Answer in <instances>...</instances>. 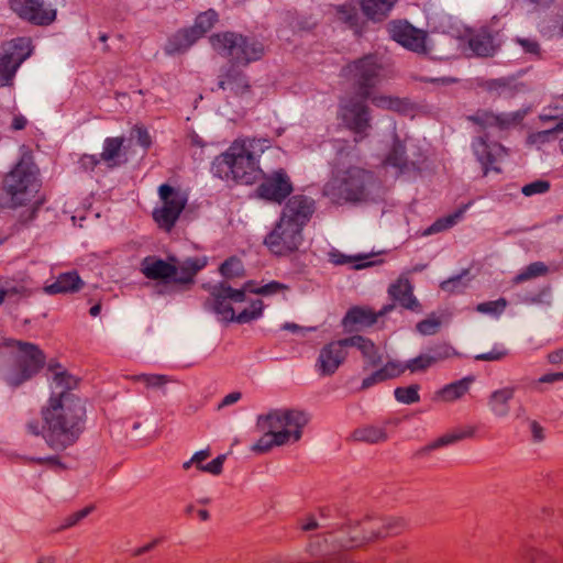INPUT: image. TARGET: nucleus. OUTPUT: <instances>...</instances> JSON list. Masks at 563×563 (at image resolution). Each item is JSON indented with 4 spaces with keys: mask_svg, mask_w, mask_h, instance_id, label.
<instances>
[{
    "mask_svg": "<svg viewBox=\"0 0 563 563\" xmlns=\"http://www.w3.org/2000/svg\"><path fill=\"white\" fill-rule=\"evenodd\" d=\"M77 384V378L66 372L55 373L48 405L42 409L43 426L37 421L26 424L30 433H43L47 445L55 451L71 445L84 429L86 409L80 398L71 393Z\"/></svg>",
    "mask_w": 563,
    "mask_h": 563,
    "instance_id": "f257e3e1",
    "label": "nucleus"
},
{
    "mask_svg": "<svg viewBox=\"0 0 563 563\" xmlns=\"http://www.w3.org/2000/svg\"><path fill=\"white\" fill-rule=\"evenodd\" d=\"M382 66L375 55H366L345 68V75L352 81L355 92L341 99L339 117L356 135L363 136L371 126L368 99L382 109L404 111L406 101L390 96H372V89L382 80Z\"/></svg>",
    "mask_w": 563,
    "mask_h": 563,
    "instance_id": "f03ea898",
    "label": "nucleus"
},
{
    "mask_svg": "<svg viewBox=\"0 0 563 563\" xmlns=\"http://www.w3.org/2000/svg\"><path fill=\"white\" fill-rule=\"evenodd\" d=\"M268 147L269 141L266 139H238L214 158L211 172L223 180L253 184L263 176L258 159Z\"/></svg>",
    "mask_w": 563,
    "mask_h": 563,
    "instance_id": "7ed1b4c3",
    "label": "nucleus"
},
{
    "mask_svg": "<svg viewBox=\"0 0 563 563\" xmlns=\"http://www.w3.org/2000/svg\"><path fill=\"white\" fill-rule=\"evenodd\" d=\"M380 180L357 166L339 169L324 185L323 194L335 203L374 201L383 196Z\"/></svg>",
    "mask_w": 563,
    "mask_h": 563,
    "instance_id": "20e7f679",
    "label": "nucleus"
},
{
    "mask_svg": "<svg viewBox=\"0 0 563 563\" xmlns=\"http://www.w3.org/2000/svg\"><path fill=\"white\" fill-rule=\"evenodd\" d=\"M307 413L294 409H275L257 417V427L264 435L252 446L255 452H266L274 445L297 442L308 423Z\"/></svg>",
    "mask_w": 563,
    "mask_h": 563,
    "instance_id": "39448f33",
    "label": "nucleus"
},
{
    "mask_svg": "<svg viewBox=\"0 0 563 563\" xmlns=\"http://www.w3.org/2000/svg\"><path fill=\"white\" fill-rule=\"evenodd\" d=\"M380 531L376 525L365 520L363 522L350 523L342 527L336 533L330 532L323 538L324 545L319 544V539L310 544L312 555L321 554L324 556L322 563H357L347 554H335L338 549H350L363 544L374 538L380 537Z\"/></svg>",
    "mask_w": 563,
    "mask_h": 563,
    "instance_id": "423d86ee",
    "label": "nucleus"
},
{
    "mask_svg": "<svg viewBox=\"0 0 563 563\" xmlns=\"http://www.w3.org/2000/svg\"><path fill=\"white\" fill-rule=\"evenodd\" d=\"M245 301V289H234L228 283H219L211 289L210 297L206 301V308L210 309L220 321L249 323L262 317L264 305L260 299L253 300L249 308L235 313L232 303Z\"/></svg>",
    "mask_w": 563,
    "mask_h": 563,
    "instance_id": "0eeeda50",
    "label": "nucleus"
},
{
    "mask_svg": "<svg viewBox=\"0 0 563 563\" xmlns=\"http://www.w3.org/2000/svg\"><path fill=\"white\" fill-rule=\"evenodd\" d=\"M5 194L11 206L19 207L29 202L38 191V169L31 155L23 154L3 180Z\"/></svg>",
    "mask_w": 563,
    "mask_h": 563,
    "instance_id": "6e6552de",
    "label": "nucleus"
},
{
    "mask_svg": "<svg viewBox=\"0 0 563 563\" xmlns=\"http://www.w3.org/2000/svg\"><path fill=\"white\" fill-rule=\"evenodd\" d=\"M210 42L214 51L238 66H246L264 55L263 43L254 36L224 32L212 35Z\"/></svg>",
    "mask_w": 563,
    "mask_h": 563,
    "instance_id": "1a4fd4ad",
    "label": "nucleus"
},
{
    "mask_svg": "<svg viewBox=\"0 0 563 563\" xmlns=\"http://www.w3.org/2000/svg\"><path fill=\"white\" fill-rule=\"evenodd\" d=\"M8 345L15 352L16 368L7 373L5 382L18 387L43 367L45 357L43 352L32 343L11 341Z\"/></svg>",
    "mask_w": 563,
    "mask_h": 563,
    "instance_id": "9d476101",
    "label": "nucleus"
},
{
    "mask_svg": "<svg viewBox=\"0 0 563 563\" xmlns=\"http://www.w3.org/2000/svg\"><path fill=\"white\" fill-rule=\"evenodd\" d=\"M31 55V41L16 37L0 46V87L12 85L21 64Z\"/></svg>",
    "mask_w": 563,
    "mask_h": 563,
    "instance_id": "9b49d317",
    "label": "nucleus"
},
{
    "mask_svg": "<svg viewBox=\"0 0 563 563\" xmlns=\"http://www.w3.org/2000/svg\"><path fill=\"white\" fill-rule=\"evenodd\" d=\"M424 162L421 151L401 142L397 135H394L393 145L384 159L386 167H391L397 175H415L421 169Z\"/></svg>",
    "mask_w": 563,
    "mask_h": 563,
    "instance_id": "f8f14e48",
    "label": "nucleus"
},
{
    "mask_svg": "<svg viewBox=\"0 0 563 563\" xmlns=\"http://www.w3.org/2000/svg\"><path fill=\"white\" fill-rule=\"evenodd\" d=\"M301 228L279 218L275 228L266 235L264 243L268 250L279 256L288 255L299 249L302 243Z\"/></svg>",
    "mask_w": 563,
    "mask_h": 563,
    "instance_id": "ddd939ff",
    "label": "nucleus"
},
{
    "mask_svg": "<svg viewBox=\"0 0 563 563\" xmlns=\"http://www.w3.org/2000/svg\"><path fill=\"white\" fill-rule=\"evenodd\" d=\"M158 195L163 206L154 210L153 217L161 228L170 230L184 210L187 198L167 184L158 187Z\"/></svg>",
    "mask_w": 563,
    "mask_h": 563,
    "instance_id": "4468645a",
    "label": "nucleus"
},
{
    "mask_svg": "<svg viewBox=\"0 0 563 563\" xmlns=\"http://www.w3.org/2000/svg\"><path fill=\"white\" fill-rule=\"evenodd\" d=\"M388 32L394 41L407 49L418 54H427L430 51L427 33L408 22L393 21L388 25Z\"/></svg>",
    "mask_w": 563,
    "mask_h": 563,
    "instance_id": "2eb2a0df",
    "label": "nucleus"
},
{
    "mask_svg": "<svg viewBox=\"0 0 563 563\" xmlns=\"http://www.w3.org/2000/svg\"><path fill=\"white\" fill-rule=\"evenodd\" d=\"M388 32L394 41L407 49L418 54H427L430 51L427 33L408 22L393 21L388 25Z\"/></svg>",
    "mask_w": 563,
    "mask_h": 563,
    "instance_id": "dca6fc26",
    "label": "nucleus"
},
{
    "mask_svg": "<svg viewBox=\"0 0 563 563\" xmlns=\"http://www.w3.org/2000/svg\"><path fill=\"white\" fill-rule=\"evenodd\" d=\"M529 109H519L514 112L494 113L488 110H478L467 119L483 130L505 131L522 122Z\"/></svg>",
    "mask_w": 563,
    "mask_h": 563,
    "instance_id": "f3484780",
    "label": "nucleus"
},
{
    "mask_svg": "<svg viewBox=\"0 0 563 563\" xmlns=\"http://www.w3.org/2000/svg\"><path fill=\"white\" fill-rule=\"evenodd\" d=\"M10 8L20 18L37 25H47L56 18V9L44 0H10Z\"/></svg>",
    "mask_w": 563,
    "mask_h": 563,
    "instance_id": "a211bd4d",
    "label": "nucleus"
},
{
    "mask_svg": "<svg viewBox=\"0 0 563 563\" xmlns=\"http://www.w3.org/2000/svg\"><path fill=\"white\" fill-rule=\"evenodd\" d=\"M349 344L344 339L325 344L319 352L314 369L320 376H331L344 363Z\"/></svg>",
    "mask_w": 563,
    "mask_h": 563,
    "instance_id": "6ab92c4d",
    "label": "nucleus"
},
{
    "mask_svg": "<svg viewBox=\"0 0 563 563\" xmlns=\"http://www.w3.org/2000/svg\"><path fill=\"white\" fill-rule=\"evenodd\" d=\"M292 191V185L289 176L284 169H277L263 177V181L257 188L261 198L280 203Z\"/></svg>",
    "mask_w": 563,
    "mask_h": 563,
    "instance_id": "aec40b11",
    "label": "nucleus"
},
{
    "mask_svg": "<svg viewBox=\"0 0 563 563\" xmlns=\"http://www.w3.org/2000/svg\"><path fill=\"white\" fill-rule=\"evenodd\" d=\"M314 212V200L305 195L292 196L283 208L280 218L303 229Z\"/></svg>",
    "mask_w": 563,
    "mask_h": 563,
    "instance_id": "412c9836",
    "label": "nucleus"
},
{
    "mask_svg": "<svg viewBox=\"0 0 563 563\" xmlns=\"http://www.w3.org/2000/svg\"><path fill=\"white\" fill-rule=\"evenodd\" d=\"M472 148L485 175L489 170L499 172L495 164L506 155V148L500 143L488 142L486 137L478 136L472 142Z\"/></svg>",
    "mask_w": 563,
    "mask_h": 563,
    "instance_id": "4be33fe9",
    "label": "nucleus"
},
{
    "mask_svg": "<svg viewBox=\"0 0 563 563\" xmlns=\"http://www.w3.org/2000/svg\"><path fill=\"white\" fill-rule=\"evenodd\" d=\"M501 42L503 35L499 31L485 26L470 35L468 46L476 56L487 57L496 53Z\"/></svg>",
    "mask_w": 563,
    "mask_h": 563,
    "instance_id": "5701e85b",
    "label": "nucleus"
},
{
    "mask_svg": "<svg viewBox=\"0 0 563 563\" xmlns=\"http://www.w3.org/2000/svg\"><path fill=\"white\" fill-rule=\"evenodd\" d=\"M141 272L148 279L174 282L178 273V266L169 260L164 261L156 256H146L141 262Z\"/></svg>",
    "mask_w": 563,
    "mask_h": 563,
    "instance_id": "b1692460",
    "label": "nucleus"
},
{
    "mask_svg": "<svg viewBox=\"0 0 563 563\" xmlns=\"http://www.w3.org/2000/svg\"><path fill=\"white\" fill-rule=\"evenodd\" d=\"M169 261L178 266V273L174 278L177 284H191L195 275L206 266V260L199 257H188L184 261H178L176 256H169Z\"/></svg>",
    "mask_w": 563,
    "mask_h": 563,
    "instance_id": "393cba45",
    "label": "nucleus"
},
{
    "mask_svg": "<svg viewBox=\"0 0 563 563\" xmlns=\"http://www.w3.org/2000/svg\"><path fill=\"white\" fill-rule=\"evenodd\" d=\"M84 282L76 272L60 274L55 282L44 287L48 295L76 292L81 289Z\"/></svg>",
    "mask_w": 563,
    "mask_h": 563,
    "instance_id": "a878e982",
    "label": "nucleus"
},
{
    "mask_svg": "<svg viewBox=\"0 0 563 563\" xmlns=\"http://www.w3.org/2000/svg\"><path fill=\"white\" fill-rule=\"evenodd\" d=\"M394 309V305H389L384 307L377 314L374 313L372 310L354 307L351 308L344 319H343V325L345 328L354 324H361V325H373L379 316L386 314L388 311Z\"/></svg>",
    "mask_w": 563,
    "mask_h": 563,
    "instance_id": "bb28decb",
    "label": "nucleus"
},
{
    "mask_svg": "<svg viewBox=\"0 0 563 563\" xmlns=\"http://www.w3.org/2000/svg\"><path fill=\"white\" fill-rule=\"evenodd\" d=\"M516 387H504L494 390L488 399V408L498 418L507 417L510 412L509 401L514 398Z\"/></svg>",
    "mask_w": 563,
    "mask_h": 563,
    "instance_id": "cd10ccee",
    "label": "nucleus"
},
{
    "mask_svg": "<svg viewBox=\"0 0 563 563\" xmlns=\"http://www.w3.org/2000/svg\"><path fill=\"white\" fill-rule=\"evenodd\" d=\"M412 291L410 282L402 276L395 284L390 285L388 289L394 300L398 301L406 309L415 310L419 307V302Z\"/></svg>",
    "mask_w": 563,
    "mask_h": 563,
    "instance_id": "c85d7f7f",
    "label": "nucleus"
},
{
    "mask_svg": "<svg viewBox=\"0 0 563 563\" xmlns=\"http://www.w3.org/2000/svg\"><path fill=\"white\" fill-rule=\"evenodd\" d=\"M344 342L349 344V347L351 346L360 350L368 366H377L382 363V355L376 345L369 339L362 335H353L344 338Z\"/></svg>",
    "mask_w": 563,
    "mask_h": 563,
    "instance_id": "c756f323",
    "label": "nucleus"
},
{
    "mask_svg": "<svg viewBox=\"0 0 563 563\" xmlns=\"http://www.w3.org/2000/svg\"><path fill=\"white\" fill-rule=\"evenodd\" d=\"M197 35L191 29H184L169 37L165 51L168 55L186 52L196 41Z\"/></svg>",
    "mask_w": 563,
    "mask_h": 563,
    "instance_id": "7c9ffc66",
    "label": "nucleus"
},
{
    "mask_svg": "<svg viewBox=\"0 0 563 563\" xmlns=\"http://www.w3.org/2000/svg\"><path fill=\"white\" fill-rule=\"evenodd\" d=\"M218 87L220 89H229L234 95L244 96L249 91L250 85L246 76L235 69H230L224 77H222Z\"/></svg>",
    "mask_w": 563,
    "mask_h": 563,
    "instance_id": "2f4dec72",
    "label": "nucleus"
},
{
    "mask_svg": "<svg viewBox=\"0 0 563 563\" xmlns=\"http://www.w3.org/2000/svg\"><path fill=\"white\" fill-rule=\"evenodd\" d=\"M122 145V137H107L104 140L100 157L108 167H115L121 164Z\"/></svg>",
    "mask_w": 563,
    "mask_h": 563,
    "instance_id": "473e14b6",
    "label": "nucleus"
},
{
    "mask_svg": "<svg viewBox=\"0 0 563 563\" xmlns=\"http://www.w3.org/2000/svg\"><path fill=\"white\" fill-rule=\"evenodd\" d=\"M467 208H468V205H464L461 208H459L457 210H455L454 212H452L448 216H444L442 218H439L429 228H427L423 231V235L429 236V235H432V234H435L439 232H443L445 230L453 228L455 224H457L462 220Z\"/></svg>",
    "mask_w": 563,
    "mask_h": 563,
    "instance_id": "72a5a7b5",
    "label": "nucleus"
},
{
    "mask_svg": "<svg viewBox=\"0 0 563 563\" xmlns=\"http://www.w3.org/2000/svg\"><path fill=\"white\" fill-rule=\"evenodd\" d=\"M396 2L397 0H362L361 5L369 19L380 20L390 12Z\"/></svg>",
    "mask_w": 563,
    "mask_h": 563,
    "instance_id": "f704fd0d",
    "label": "nucleus"
},
{
    "mask_svg": "<svg viewBox=\"0 0 563 563\" xmlns=\"http://www.w3.org/2000/svg\"><path fill=\"white\" fill-rule=\"evenodd\" d=\"M472 383V377H464L462 379L445 385L442 389H440L438 396L443 401H454L464 396L468 391Z\"/></svg>",
    "mask_w": 563,
    "mask_h": 563,
    "instance_id": "c9c22d12",
    "label": "nucleus"
},
{
    "mask_svg": "<svg viewBox=\"0 0 563 563\" xmlns=\"http://www.w3.org/2000/svg\"><path fill=\"white\" fill-rule=\"evenodd\" d=\"M352 437L355 441L375 444L385 441L387 433L383 427L368 424L354 430Z\"/></svg>",
    "mask_w": 563,
    "mask_h": 563,
    "instance_id": "e433bc0d",
    "label": "nucleus"
},
{
    "mask_svg": "<svg viewBox=\"0 0 563 563\" xmlns=\"http://www.w3.org/2000/svg\"><path fill=\"white\" fill-rule=\"evenodd\" d=\"M31 294V289L25 282H5L0 287V302L9 300L16 302L20 298L27 297Z\"/></svg>",
    "mask_w": 563,
    "mask_h": 563,
    "instance_id": "4c0bfd02",
    "label": "nucleus"
},
{
    "mask_svg": "<svg viewBox=\"0 0 563 563\" xmlns=\"http://www.w3.org/2000/svg\"><path fill=\"white\" fill-rule=\"evenodd\" d=\"M473 433H474V429L468 428L465 431H456L453 433L444 434V435L440 437L439 439H437L435 441H433L432 443L424 446L423 449H421L420 453H428L432 450L453 444L459 440L472 437Z\"/></svg>",
    "mask_w": 563,
    "mask_h": 563,
    "instance_id": "58836bf2",
    "label": "nucleus"
},
{
    "mask_svg": "<svg viewBox=\"0 0 563 563\" xmlns=\"http://www.w3.org/2000/svg\"><path fill=\"white\" fill-rule=\"evenodd\" d=\"M335 11L336 19L339 21L345 23L351 29H355L357 32L360 14L357 8L353 3L338 5Z\"/></svg>",
    "mask_w": 563,
    "mask_h": 563,
    "instance_id": "ea45409f",
    "label": "nucleus"
},
{
    "mask_svg": "<svg viewBox=\"0 0 563 563\" xmlns=\"http://www.w3.org/2000/svg\"><path fill=\"white\" fill-rule=\"evenodd\" d=\"M243 288L245 289V292L250 291L261 296H273L280 292L285 294L289 289L287 285L276 280L269 282L260 287H254V283L249 282Z\"/></svg>",
    "mask_w": 563,
    "mask_h": 563,
    "instance_id": "a19ab883",
    "label": "nucleus"
},
{
    "mask_svg": "<svg viewBox=\"0 0 563 563\" xmlns=\"http://www.w3.org/2000/svg\"><path fill=\"white\" fill-rule=\"evenodd\" d=\"M217 13L213 10H208L196 18L195 25L191 26V31H195L197 38H200L206 32H208L217 21Z\"/></svg>",
    "mask_w": 563,
    "mask_h": 563,
    "instance_id": "79ce46f5",
    "label": "nucleus"
},
{
    "mask_svg": "<svg viewBox=\"0 0 563 563\" xmlns=\"http://www.w3.org/2000/svg\"><path fill=\"white\" fill-rule=\"evenodd\" d=\"M548 267L542 262H533L523 268L514 279L515 283L520 284L529 279L547 274Z\"/></svg>",
    "mask_w": 563,
    "mask_h": 563,
    "instance_id": "37998d69",
    "label": "nucleus"
},
{
    "mask_svg": "<svg viewBox=\"0 0 563 563\" xmlns=\"http://www.w3.org/2000/svg\"><path fill=\"white\" fill-rule=\"evenodd\" d=\"M468 271H464L462 274L455 275L441 283L440 287L446 292H462L468 285L470 279Z\"/></svg>",
    "mask_w": 563,
    "mask_h": 563,
    "instance_id": "c03bdc74",
    "label": "nucleus"
},
{
    "mask_svg": "<svg viewBox=\"0 0 563 563\" xmlns=\"http://www.w3.org/2000/svg\"><path fill=\"white\" fill-rule=\"evenodd\" d=\"M136 382L143 383L146 387L159 389L165 394V386L170 382V378L161 374H140L135 377Z\"/></svg>",
    "mask_w": 563,
    "mask_h": 563,
    "instance_id": "a18cd8bd",
    "label": "nucleus"
},
{
    "mask_svg": "<svg viewBox=\"0 0 563 563\" xmlns=\"http://www.w3.org/2000/svg\"><path fill=\"white\" fill-rule=\"evenodd\" d=\"M394 396L398 402L410 405L420 400L419 385H410L406 387H397Z\"/></svg>",
    "mask_w": 563,
    "mask_h": 563,
    "instance_id": "49530a36",
    "label": "nucleus"
},
{
    "mask_svg": "<svg viewBox=\"0 0 563 563\" xmlns=\"http://www.w3.org/2000/svg\"><path fill=\"white\" fill-rule=\"evenodd\" d=\"M426 352L429 355V357H431V362L433 365L440 361H444L456 355L454 349L446 343L430 346L426 350Z\"/></svg>",
    "mask_w": 563,
    "mask_h": 563,
    "instance_id": "de8ad7c7",
    "label": "nucleus"
},
{
    "mask_svg": "<svg viewBox=\"0 0 563 563\" xmlns=\"http://www.w3.org/2000/svg\"><path fill=\"white\" fill-rule=\"evenodd\" d=\"M507 307V300L499 298L494 301L481 302L476 307V311L498 318Z\"/></svg>",
    "mask_w": 563,
    "mask_h": 563,
    "instance_id": "09e8293b",
    "label": "nucleus"
},
{
    "mask_svg": "<svg viewBox=\"0 0 563 563\" xmlns=\"http://www.w3.org/2000/svg\"><path fill=\"white\" fill-rule=\"evenodd\" d=\"M244 268L242 262L236 257H230L220 266V273L225 278L239 277L243 274Z\"/></svg>",
    "mask_w": 563,
    "mask_h": 563,
    "instance_id": "8fccbe9b",
    "label": "nucleus"
},
{
    "mask_svg": "<svg viewBox=\"0 0 563 563\" xmlns=\"http://www.w3.org/2000/svg\"><path fill=\"white\" fill-rule=\"evenodd\" d=\"M431 366H433L431 357H429L426 351L406 362V367L411 373L422 372Z\"/></svg>",
    "mask_w": 563,
    "mask_h": 563,
    "instance_id": "3c124183",
    "label": "nucleus"
},
{
    "mask_svg": "<svg viewBox=\"0 0 563 563\" xmlns=\"http://www.w3.org/2000/svg\"><path fill=\"white\" fill-rule=\"evenodd\" d=\"M556 133L558 131L555 130V128L531 133L528 136V143L538 146L543 145L545 143L554 141L556 139Z\"/></svg>",
    "mask_w": 563,
    "mask_h": 563,
    "instance_id": "603ef678",
    "label": "nucleus"
},
{
    "mask_svg": "<svg viewBox=\"0 0 563 563\" xmlns=\"http://www.w3.org/2000/svg\"><path fill=\"white\" fill-rule=\"evenodd\" d=\"M329 262L334 265H344L350 264L354 262H362L367 258L366 255H358V256H347L341 253L339 250H332L329 252Z\"/></svg>",
    "mask_w": 563,
    "mask_h": 563,
    "instance_id": "864d4df0",
    "label": "nucleus"
},
{
    "mask_svg": "<svg viewBox=\"0 0 563 563\" xmlns=\"http://www.w3.org/2000/svg\"><path fill=\"white\" fill-rule=\"evenodd\" d=\"M440 325L441 321L435 317H431L420 321L417 324V331L422 335H433L439 331Z\"/></svg>",
    "mask_w": 563,
    "mask_h": 563,
    "instance_id": "5fc2aeb1",
    "label": "nucleus"
},
{
    "mask_svg": "<svg viewBox=\"0 0 563 563\" xmlns=\"http://www.w3.org/2000/svg\"><path fill=\"white\" fill-rule=\"evenodd\" d=\"M529 563H563V552L561 554L549 555L544 552L533 551L528 556Z\"/></svg>",
    "mask_w": 563,
    "mask_h": 563,
    "instance_id": "6e6d98bb",
    "label": "nucleus"
},
{
    "mask_svg": "<svg viewBox=\"0 0 563 563\" xmlns=\"http://www.w3.org/2000/svg\"><path fill=\"white\" fill-rule=\"evenodd\" d=\"M550 189V184L547 180H534L530 184H527L522 187L521 192L527 196H533L538 194H544Z\"/></svg>",
    "mask_w": 563,
    "mask_h": 563,
    "instance_id": "4d7b16f0",
    "label": "nucleus"
},
{
    "mask_svg": "<svg viewBox=\"0 0 563 563\" xmlns=\"http://www.w3.org/2000/svg\"><path fill=\"white\" fill-rule=\"evenodd\" d=\"M406 369V363L401 364L398 362H388L384 367L380 368L382 373L384 374L385 380L399 376Z\"/></svg>",
    "mask_w": 563,
    "mask_h": 563,
    "instance_id": "13d9d810",
    "label": "nucleus"
},
{
    "mask_svg": "<svg viewBox=\"0 0 563 563\" xmlns=\"http://www.w3.org/2000/svg\"><path fill=\"white\" fill-rule=\"evenodd\" d=\"M507 355V351L501 345H495L492 351L475 355L477 361H499Z\"/></svg>",
    "mask_w": 563,
    "mask_h": 563,
    "instance_id": "bf43d9fd",
    "label": "nucleus"
},
{
    "mask_svg": "<svg viewBox=\"0 0 563 563\" xmlns=\"http://www.w3.org/2000/svg\"><path fill=\"white\" fill-rule=\"evenodd\" d=\"M225 459L227 455L221 454L217 456L214 460H212L210 463L206 464L205 466H200V471L210 473L212 475H219L222 472Z\"/></svg>",
    "mask_w": 563,
    "mask_h": 563,
    "instance_id": "052dcab7",
    "label": "nucleus"
},
{
    "mask_svg": "<svg viewBox=\"0 0 563 563\" xmlns=\"http://www.w3.org/2000/svg\"><path fill=\"white\" fill-rule=\"evenodd\" d=\"M92 510V506H88L77 512H74L73 515L68 516L64 523L60 526L59 529H65L75 526L78 523L81 519L86 518Z\"/></svg>",
    "mask_w": 563,
    "mask_h": 563,
    "instance_id": "680f3d73",
    "label": "nucleus"
},
{
    "mask_svg": "<svg viewBox=\"0 0 563 563\" xmlns=\"http://www.w3.org/2000/svg\"><path fill=\"white\" fill-rule=\"evenodd\" d=\"M283 330L290 331L292 333L306 336L307 333L316 331L314 327H301L294 322H286L282 325Z\"/></svg>",
    "mask_w": 563,
    "mask_h": 563,
    "instance_id": "e2e57ef3",
    "label": "nucleus"
},
{
    "mask_svg": "<svg viewBox=\"0 0 563 563\" xmlns=\"http://www.w3.org/2000/svg\"><path fill=\"white\" fill-rule=\"evenodd\" d=\"M133 132L137 144L144 148H147L151 145V136L146 129L136 126Z\"/></svg>",
    "mask_w": 563,
    "mask_h": 563,
    "instance_id": "0e129e2a",
    "label": "nucleus"
},
{
    "mask_svg": "<svg viewBox=\"0 0 563 563\" xmlns=\"http://www.w3.org/2000/svg\"><path fill=\"white\" fill-rule=\"evenodd\" d=\"M384 374L382 373L380 368L372 373L368 377L364 378L362 382V388H369L374 386L377 383L384 382Z\"/></svg>",
    "mask_w": 563,
    "mask_h": 563,
    "instance_id": "69168bd1",
    "label": "nucleus"
},
{
    "mask_svg": "<svg viewBox=\"0 0 563 563\" xmlns=\"http://www.w3.org/2000/svg\"><path fill=\"white\" fill-rule=\"evenodd\" d=\"M101 161V157L99 158L97 155H84L80 158V165L85 169H93Z\"/></svg>",
    "mask_w": 563,
    "mask_h": 563,
    "instance_id": "338daca9",
    "label": "nucleus"
},
{
    "mask_svg": "<svg viewBox=\"0 0 563 563\" xmlns=\"http://www.w3.org/2000/svg\"><path fill=\"white\" fill-rule=\"evenodd\" d=\"M560 380H563V372L544 374L538 379V383L553 384Z\"/></svg>",
    "mask_w": 563,
    "mask_h": 563,
    "instance_id": "774afa93",
    "label": "nucleus"
}]
</instances>
